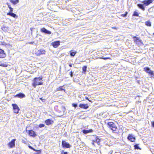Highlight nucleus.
<instances>
[{
    "instance_id": "7ed1b4c3",
    "label": "nucleus",
    "mask_w": 154,
    "mask_h": 154,
    "mask_svg": "<svg viewBox=\"0 0 154 154\" xmlns=\"http://www.w3.org/2000/svg\"><path fill=\"white\" fill-rule=\"evenodd\" d=\"M45 51L43 49L39 50L36 49L35 51V53L37 56H39L41 54H45Z\"/></svg>"
},
{
    "instance_id": "412c9836",
    "label": "nucleus",
    "mask_w": 154,
    "mask_h": 154,
    "mask_svg": "<svg viewBox=\"0 0 154 154\" xmlns=\"http://www.w3.org/2000/svg\"><path fill=\"white\" fill-rule=\"evenodd\" d=\"M63 87V86H60V87H58V88H57L56 89L57 91H61L62 90H63L64 92H65V90L63 89L62 88V87Z\"/></svg>"
},
{
    "instance_id": "ddd939ff",
    "label": "nucleus",
    "mask_w": 154,
    "mask_h": 154,
    "mask_svg": "<svg viewBox=\"0 0 154 154\" xmlns=\"http://www.w3.org/2000/svg\"><path fill=\"white\" fill-rule=\"evenodd\" d=\"M79 107L82 108L87 109L89 107L87 104H80L79 105Z\"/></svg>"
},
{
    "instance_id": "9b49d317",
    "label": "nucleus",
    "mask_w": 154,
    "mask_h": 154,
    "mask_svg": "<svg viewBox=\"0 0 154 154\" xmlns=\"http://www.w3.org/2000/svg\"><path fill=\"white\" fill-rule=\"evenodd\" d=\"M52 45L55 48H56L60 45L59 41H56L52 43Z\"/></svg>"
},
{
    "instance_id": "2f4dec72",
    "label": "nucleus",
    "mask_w": 154,
    "mask_h": 154,
    "mask_svg": "<svg viewBox=\"0 0 154 154\" xmlns=\"http://www.w3.org/2000/svg\"><path fill=\"white\" fill-rule=\"evenodd\" d=\"M140 14L139 12H137L135 11V16H139L138 14Z\"/></svg>"
},
{
    "instance_id": "423d86ee",
    "label": "nucleus",
    "mask_w": 154,
    "mask_h": 154,
    "mask_svg": "<svg viewBox=\"0 0 154 154\" xmlns=\"http://www.w3.org/2000/svg\"><path fill=\"white\" fill-rule=\"evenodd\" d=\"M127 138L131 142H133L135 141V137L132 134H129Z\"/></svg>"
},
{
    "instance_id": "20e7f679",
    "label": "nucleus",
    "mask_w": 154,
    "mask_h": 154,
    "mask_svg": "<svg viewBox=\"0 0 154 154\" xmlns=\"http://www.w3.org/2000/svg\"><path fill=\"white\" fill-rule=\"evenodd\" d=\"M62 145L63 148H69L71 147V145L69 143L64 140H63L62 142Z\"/></svg>"
},
{
    "instance_id": "09e8293b",
    "label": "nucleus",
    "mask_w": 154,
    "mask_h": 154,
    "mask_svg": "<svg viewBox=\"0 0 154 154\" xmlns=\"http://www.w3.org/2000/svg\"><path fill=\"white\" fill-rule=\"evenodd\" d=\"M134 38H135V37H134V39L135 40V39H134Z\"/></svg>"
},
{
    "instance_id": "72a5a7b5",
    "label": "nucleus",
    "mask_w": 154,
    "mask_h": 154,
    "mask_svg": "<svg viewBox=\"0 0 154 154\" xmlns=\"http://www.w3.org/2000/svg\"><path fill=\"white\" fill-rule=\"evenodd\" d=\"M69 74H70L71 77H72V76H73V72H72V71H71L69 72Z\"/></svg>"
},
{
    "instance_id": "c85d7f7f",
    "label": "nucleus",
    "mask_w": 154,
    "mask_h": 154,
    "mask_svg": "<svg viewBox=\"0 0 154 154\" xmlns=\"http://www.w3.org/2000/svg\"><path fill=\"white\" fill-rule=\"evenodd\" d=\"M135 43H137V40H138V41H139L140 43L141 42V41L139 40L137 38V37H136V36L135 37Z\"/></svg>"
},
{
    "instance_id": "49530a36",
    "label": "nucleus",
    "mask_w": 154,
    "mask_h": 154,
    "mask_svg": "<svg viewBox=\"0 0 154 154\" xmlns=\"http://www.w3.org/2000/svg\"><path fill=\"white\" fill-rule=\"evenodd\" d=\"M8 8H9V7H11L10 5H8Z\"/></svg>"
},
{
    "instance_id": "58836bf2",
    "label": "nucleus",
    "mask_w": 154,
    "mask_h": 154,
    "mask_svg": "<svg viewBox=\"0 0 154 154\" xmlns=\"http://www.w3.org/2000/svg\"><path fill=\"white\" fill-rule=\"evenodd\" d=\"M152 126L154 127V122H152Z\"/></svg>"
},
{
    "instance_id": "1a4fd4ad",
    "label": "nucleus",
    "mask_w": 154,
    "mask_h": 154,
    "mask_svg": "<svg viewBox=\"0 0 154 154\" xmlns=\"http://www.w3.org/2000/svg\"><path fill=\"white\" fill-rule=\"evenodd\" d=\"M153 1H154V0H145L144 1L143 3L146 6H148Z\"/></svg>"
},
{
    "instance_id": "de8ad7c7",
    "label": "nucleus",
    "mask_w": 154,
    "mask_h": 154,
    "mask_svg": "<svg viewBox=\"0 0 154 154\" xmlns=\"http://www.w3.org/2000/svg\"><path fill=\"white\" fill-rule=\"evenodd\" d=\"M134 148L135 149V145H134Z\"/></svg>"
},
{
    "instance_id": "2eb2a0df",
    "label": "nucleus",
    "mask_w": 154,
    "mask_h": 154,
    "mask_svg": "<svg viewBox=\"0 0 154 154\" xmlns=\"http://www.w3.org/2000/svg\"><path fill=\"white\" fill-rule=\"evenodd\" d=\"M93 138H94L95 142L99 143L100 142V139L98 138V137L96 135H94L92 136Z\"/></svg>"
},
{
    "instance_id": "cd10ccee",
    "label": "nucleus",
    "mask_w": 154,
    "mask_h": 154,
    "mask_svg": "<svg viewBox=\"0 0 154 154\" xmlns=\"http://www.w3.org/2000/svg\"><path fill=\"white\" fill-rule=\"evenodd\" d=\"M83 133L85 134H86L88 133V130L84 129L83 131Z\"/></svg>"
},
{
    "instance_id": "6ab92c4d",
    "label": "nucleus",
    "mask_w": 154,
    "mask_h": 154,
    "mask_svg": "<svg viewBox=\"0 0 154 154\" xmlns=\"http://www.w3.org/2000/svg\"><path fill=\"white\" fill-rule=\"evenodd\" d=\"M69 52L70 55L72 57H74L77 53L76 51H75L71 50Z\"/></svg>"
},
{
    "instance_id": "0eeeda50",
    "label": "nucleus",
    "mask_w": 154,
    "mask_h": 154,
    "mask_svg": "<svg viewBox=\"0 0 154 154\" xmlns=\"http://www.w3.org/2000/svg\"><path fill=\"white\" fill-rule=\"evenodd\" d=\"M144 70L147 73L151 75H153L154 74L153 71H151L149 67H145L144 68Z\"/></svg>"
},
{
    "instance_id": "79ce46f5",
    "label": "nucleus",
    "mask_w": 154,
    "mask_h": 154,
    "mask_svg": "<svg viewBox=\"0 0 154 154\" xmlns=\"http://www.w3.org/2000/svg\"><path fill=\"white\" fill-rule=\"evenodd\" d=\"M63 154H68L67 152H64Z\"/></svg>"
},
{
    "instance_id": "4468645a",
    "label": "nucleus",
    "mask_w": 154,
    "mask_h": 154,
    "mask_svg": "<svg viewBox=\"0 0 154 154\" xmlns=\"http://www.w3.org/2000/svg\"><path fill=\"white\" fill-rule=\"evenodd\" d=\"M15 97H18L20 98H22L25 97V95L22 93H20L15 95Z\"/></svg>"
},
{
    "instance_id": "6e6552de",
    "label": "nucleus",
    "mask_w": 154,
    "mask_h": 154,
    "mask_svg": "<svg viewBox=\"0 0 154 154\" xmlns=\"http://www.w3.org/2000/svg\"><path fill=\"white\" fill-rule=\"evenodd\" d=\"M41 32L44 33L45 34H50L51 33V32L49 31L48 30L44 28H43L41 29Z\"/></svg>"
},
{
    "instance_id": "f8f14e48",
    "label": "nucleus",
    "mask_w": 154,
    "mask_h": 154,
    "mask_svg": "<svg viewBox=\"0 0 154 154\" xmlns=\"http://www.w3.org/2000/svg\"><path fill=\"white\" fill-rule=\"evenodd\" d=\"M6 56V54L4 53L3 50L0 49V58H4Z\"/></svg>"
},
{
    "instance_id": "e433bc0d",
    "label": "nucleus",
    "mask_w": 154,
    "mask_h": 154,
    "mask_svg": "<svg viewBox=\"0 0 154 154\" xmlns=\"http://www.w3.org/2000/svg\"><path fill=\"white\" fill-rule=\"evenodd\" d=\"M92 144L93 145H94V142H95V140H93L92 141Z\"/></svg>"
},
{
    "instance_id": "c9c22d12",
    "label": "nucleus",
    "mask_w": 154,
    "mask_h": 154,
    "mask_svg": "<svg viewBox=\"0 0 154 154\" xmlns=\"http://www.w3.org/2000/svg\"><path fill=\"white\" fill-rule=\"evenodd\" d=\"M88 133L91 132H92L93 131V130L91 129L88 130Z\"/></svg>"
},
{
    "instance_id": "39448f33",
    "label": "nucleus",
    "mask_w": 154,
    "mask_h": 154,
    "mask_svg": "<svg viewBox=\"0 0 154 154\" xmlns=\"http://www.w3.org/2000/svg\"><path fill=\"white\" fill-rule=\"evenodd\" d=\"M16 140L15 139H13L8 143V146L10 148H11L15 146Z\"/></svg>"
},
{
    "instance_id": "473e14b6",
    "label": "nucleus",
    "mask_w": 154,
    "mask_h": 154,
    "mask_svg": "<svg viewBox=\"0 0 154 154\" xmlns=\"http://www.w3.org/2000/svg\"><path fill=\"white\" fill-rule=\"evenodd\" d=\"M9 9L10 10L9 12H12L13 10V8L11 7H9Z\"/></svg>"
},
{
    "instance_id": "7c9ffc66",
    "label": "nucleus",
    "mask_w": 154,
    "mask_h": 154,
    "mask_svg": "<svg viewBox=\"0 0 154 154\" xmlns=\"http://www.w3.org/2000/svg\"><path fill=\"white\" fill-rule=\"evenodd\" d=\"M72 106L75 108H76L77 106V104L76 103H72Z\"/></svg>"
},
{
    "instance_id": "f3484780",
    "label": "nucleus",
    "mask_w": 154,
    "mask_h": 154,
    "mask_svg": "<svg viewBox=\"0 0 154 154\" xmlns=\"http://www.w3.org/2000/svg\"><path fill=\"white\" fill-rule=\"evenodd\" d=\"M51 120L49 119H48L45 121L46 124L48 125H50L51 124Z\"/></svg>"
},
{
    "instance_id": "bb28decb",
    "label": "nucleus",
    "mask_w": 154,
    "mask_h": 154,
    "mask_svg": "<svg viewBox=\"0 0 154 154\" xmlns=\"http://www.w3.org/2000/svg\"><path fill=\"white\" fill-rule=\"evenodd\" d=\"M128 14V12H126L124 14H122L121 15V16H122V17H126L127 15Z\"/></svg>"
},
{
    "instance_id": "5701e85b",
    "label": "nucleus",
    "mask_w": 154,
    "mask_h": 154,
    "mask_svg": "<svg viewBox=\"0 0 154 154\" xmlns=\"http://www.w3.org/2000/svg\"><path fill=\"white\" fill-rule=\"evenodd\" d=\"M87 66H84L82 67L83 73L85 74L87 70Z\"/></svg>"
},
{
    "instance_id": "393cba45",
    "label": "nucleus",
    "mask_w": 154,
    "mask_h": 154,
    "mask_svg": "<svg viewBox=\"0 0 154 154\" xmlns=\"http://www.w3.org/2000/svg\"><path fill=\"white\" fill-rule=\"evenodd\" d=\"M14 113H19V111L20 110V109H14Z\"/></svg>"
},
{
    "instance_id": "a211bd4d",
    "label": "nucleus",
    "mask_w": 154,
    "mask_h": 154,
    "mask_svg": "<svg viewBox=\"0 0 154 154\" xmlns=\"http://www.w3.org/2000/svg\"><path fill=\"white\" fill-rule=\"evenodd\" d=\"M137 6L138 8H139L143 11H144L145 10V8L143 6V5L141 4H138L137 5Z\"/></svg>"
},
{
    "instance_id": "ea45409f",
    "label": "nucleus",
    "mask_w": 154,
    "mask_h": 154,
    "mask_svg": "<svg viewBox=\"0 0 154 154\" xmlns=\"http://www.w3.org/2000/svg\"><path fill=\"white\" fill-rule=\"evenodd\" d=\"M101 59H103V60H107V59H108V58H101Z\"/></svg>"
},
{
    "instance_id": "a18cd8bd",
    "label": "nucleus",
    "mask_w": 154,
    "mask_h": 154,
    "mask_svg": "<svg viewBox=\"0 0 154 154\" xmlns=\"http://www.w3.org/2000/svg\"><path fill=\"white\" fill-rule=\"evenodd\" d=\"M133 16H135V11H134L133 14Z\"/></svg>"
},
{
    "instance_id": "37998d69",
    "label": "nucleus",
    "mask_w": 154,
    "mask_h": 154,
    "mask_svg": "<svg viewBox=\"0 0 154 154\" xmlns=\"http://www.w3.org/2000/svg\"><path fill=\"white\" fill-rule=\"evenodd\" d=\"M33 43V42H30L29 43V44H32Z\"/></svg>"
},
{
    "instance_id": "aec40b11",
    "label": "nucleus",
    "mask_w": 154,
    "mask_h": 154,
    "mask_svg": "<svg viewBox=\"0 0 154 154\" xmlns=\"http://www.w3.org/2000/svg\"><path fill=\"white\" fill-rule=\"evenodd\" d=\"M10 2L13 5H15L18 3L19 2V0H10Z\"/></svg>"
},
{
    "instance_id": "dca6fc26",
    "label": "nucleus",
    "mask_w": 154,
    "mask_h": 154,
    "mask_svg": "<svg viewBox=\"0 0 154 154\" xmlns=\"http://www.w3.org/2000/svg\"><path fill=\"white\" fill-rule=\"evenodd\" d=\"M7 15L11 16L12 17L14 18H15L16 17H17L15 14L12 12H9L7 13Z\"/></svg>"
},
{
    "instance_id": "f03ea898",
    "label": "nucleus",
    "mask_w": 154,
    "mask_h": 154,
    "mask_svg": "<svg viewBox=\"0 0 154 154\" xmlns=\"http://www.w3.org/2000/svg\"><path fill=\"white\" fill-rule=\"evenodd\" d=\"M107 125L108 128L111 129L114 133H118L117 127L114 123L112 122H109L107 123Z\"/></svg>"
},
{
    "instance_id": "3c124183",
    "label": "nucleus",
    "mask_w": 154,
    "mask_h": 154,
    "mask_svg": "<svg viewBox=\"0 0 154 154\" xmlns=\"http://www.w3.org/2000/svg\"><path fill=\"white\" fill-rule=\"evenodd\" d=\"M153 34L154 35V33H153Z\"/></svg>"
},
{
    "instance_id": "4c0bfd02",
    "label": "nucleus",
    "mask_w": 154,
    "mask_h": 154,
    "mask_svg": "<svg viewBox=\"0 0 154 154\" xmlns=\"http://www.w3.org/2000/svg\"><path fill=\"white\" fill-rule=\"evenodd\" d=\"M22 143H24L25 144H26V141H25V140H22Z\"/></svg>"
},
{
    "instance_id": "9d476101",
    "label": "nucleus",
    "mask_w": 154,
    "mask_h": 154,
    "mask_svg": "<svg viewBox=\"0 0 154 154\" xmlns=\"http://www.w3.org/2000/svg\"><path fill=\"white\" fill-rule=\"evenodd\" d=\"M29 134L30 136L33 137H35L37 135L35 132L32 130L29 131Z\"/></svg>"
},
{
    "instance_id": "c03bdc74",
    "label": "nucleus",
    "mask_w": 154,
    "mask_h": 154,
    "mask_svg": "<svg viewBox=\"0 0 154 154\" xmlns=\"http://www.w3.org/2000/svg\"><path fill=\"white\" fill-rule=\"evenodd\" d=\"M69 66H70V67H72V65L71 64H70L69 65Z\"/></svg>"
},
{
    "instance_id": "c756f323",
    "label": "nucleus",
    "mask_w": 154,
    "mask_h": 154,
    "mask_svg": "<svg viewBox=\"0 0 154 154\" xmlns=\"http://www.w3.org/2000/svg\"><path fill=\"white\" fill-rule=\"evenodd\" d=\"M45 125L43 124H39V127L40 128H41L44 127L45 126Z\"/></svg>"
},
{
    "instance_id": "f257e3e1",
    "label": "nucleus",
    "mask_w": 154,
    "mask_h": 154,
    "mask_svg": "<svg viewBox=\"0 0 154 154\" xmlns=\"http://www.w3.org/2000/svg\"><path fill=\"white\" fill-rule=\"evenodd\" d=\"M42 77H39L34 79L32 85L34 88H35L37 85H41L43 84V82H42Z\"/></svg>"
},
{
    "instance_id": "a878e982",
    "label": "nucleus",
    "mask_w": 154,
    "mask_h": 154,
    "mask_svg": "<svg viewBox=\"0 0 154 154\" xmlns=\"http://www.w3.org/2000/svg\"><path fill=\"white\" fill-rule=\"evenodd\" d=\"M138 144H135V149H139L140 150L141 149V148L138 146Z\"/></svg>"
},
{
    "instance_id": "b1692460",
    "label": "nucleus",
    "mask_w": 154,
    "mask_h": 154,
    "mask_svg": "<svg viewBox=\"0 0 154 154\" xmlns=\"http://www.w3.org/2000/svg\"><path fill=\"white\" fill-rule=\"evenodd\" d=\"M145 25L147 26H151V22L149 21H146L145 23Z\"/></svg>"
},
{
    "instance_id": "8fccbe9b",
    "label": "nucleus",
    "mask_w": 154,
    "mask_h": 154,
    "mask_svg": "<svg viewBox=\"0 0 154 154\" xmlns=\"http://www.w3.org/2000/svg\"><path fill=\"white\" fill-rule=\"evenodd\" d=\"M62 152H64V151H63H63H62Z\"/></svg>"
},
{
    "instance_id": "a19ab883",
    "label": "nucleus",
    "mask_w": 154,
    "mask_h": 154,
    "mask_svg": "<svg viewBox=\"0 0 154 154\" xmlns=\"http://www.w3.org/2000/svg\"><path fill=\"white\" fill-rule=\"evenodd\" d=\"M29 147L31 149H33V148L32 147V146H29Z\"/></svg>"
},
{
    "instance_id": "f704fd0d",
    "label": "nucleus",
    "mask_w": 154,
    "mask_h": 154,
    "mask_svg": "<svg viewBox=\"0 0 154 154\" xmlns=\"http://www.w3.org/2000/svg\"><path fill=\"white\" fill-rule=\"evenodd\" d=\"M85 98L86 99V100H88L89 102H91V100H89V99H88V97H85Z\"/></svg>"
},
{
    "instance_id": "4be33fe9",
    "label": "nucleus",
    "mask_w": 154,
    "mask_h": 154,
    "mask_svg": "<svg viewBox=\"0 0 154 154\" xmlns=\"http://www.w3.org/2000/svg\"><path fill=\"white\" fill-rule=\"evenodd\" d=\"M12 106L14 109L19 108L17 105L16 104H13Z\"/></svg>"
}]
</instances>
